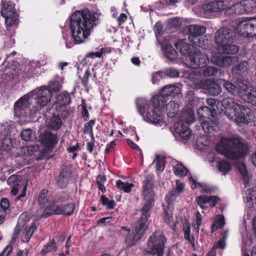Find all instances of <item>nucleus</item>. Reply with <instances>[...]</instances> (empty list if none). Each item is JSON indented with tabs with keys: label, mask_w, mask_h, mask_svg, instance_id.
Listing matches in <instances>:
<instances>
[{
	"label": "nucleus",
	"mask_w": 256,
	"mask_h": 256,
	"mask_svg": "<svg viewBox=\"0 0 256 256\" xmlns=\"http://www.w3.org/2000/svg\"><path fill=\"white\" fill-rule=\"evenodd\" d=\"M100 13L88 10H77L70 18V28L75 44H80L90 34L93 28L100 22Z\"/></svg>",
	"instance_id": "obj_1"
},
{
	"label": "nucleus",
	"mask_w": 256,
	"mask_h": 256,
	"mask_svg": "<svg viewBox=\"0 0 256 256\" xmlns=\"http://www.w3.org/2000/svg\"><path fill=\"white\" fill-rule=\"evenodd\" d=\"M151 102L152 105L148 106L146 112L145 108L148 101L144 98H137L136 102L138 111L146 121L162 126L164 123L162 114L166 106V98L160 94L153 96Z\"/></svg>",
	"instance_id": "obj_2"
},
{
	"label": "nucleus",
	"mask_w": 256,
	"mask_h": 256,
	"mask_svg": "<svg viewBox=\"0 0 256 256\" xmlns=\"http://www.w3.org/2000/svg\"><path fill=\"white\" fill-rule=\"evenodd\" d=\"M216 150L228 158L236 160L246 154V146L238 136L222 138L216 147Z\"/></svg>",
	"instance_id": "obj_3"
},
{
	"label": "nucleus",
	"mask_w": 256,
	"mask_h": 256,
	"mask_svg": "<svg viewBox=\"0 0 256 256\" xmlns=\"http://www.w3.org/2000/svg\"><path fill=\"white\" fill-rule=\"evenodd\" d=\"M234 40L232 30L222 28L217 30L214 36V42L216 45V50L218 54H234L238 51L236 46L232 44Z\"/></svg>",
	"instance_id": "obj_4"
},
{
	"label": "nucleus",
	"mask_w": 256,
	"mask_h": 256,
	"mask_svg": "<svg viewBox=\"0 0 256 256\" xmlns=\"http://www.w3.org/2000/svg\"><path fill=\"white\" fill-rule=\"evenodd\" d=\"M180 118V120L174 125V132L182 138L188 140L190 136L191 130L187 124L194 122V112L190 108L186 109L182 112Z\"/></svg>",
	"instance_id": "obj_5"
},
{
	"label": "nucleus",
	"mask_w": 256,
	"mask_h": 256,
	"mask_svg": "<svg viewBox=\"0 0 256 256\" xmlns=\"http://www.w3.org/2000/svg\"><path fill=\"white\" fill-rule=\"evenodd\" d=\"M153 178L150 175H146L143 181L142 196L146 202L142 208V218L148 219V212L152 206L154 192L153 190Z\"/></svg>",
	"instance_id": "obj_6"
},
{
	"label": "nucleus",
	"mask_w": 256,
	"mask_h": 256,
	"mask_svg": "<svg viewBox=\"0 0 256 256\" xmlns=\"http://www.w3.org/2000/svg\"><path fill=\"white\" fill-rule=\"evenodd\" d=\"M166 239L160 231H156L149 238L146 253L157 256H164Z\"/></svg>",
	"instance_id": "obj_7"
},
{
	"label": "nucleus",
	"mask_w": 256,
	"mask_h": 256,
	"mask_svg": "<svg viewBox=\"0 0 256 256\" xmlns=\"http://www.w3.org/2000/svg\"><path fill=\"white\" fill-rule=\"evenodd\" d=\"M32 98L35 100L36 105L33 107L34 113L38 112L42 108L46 106L50 102L52 96V92L46 86L32 90L30 92Z\"/></svg>",
	"instance_id": "obj_8"
},
{
	"label": "nucleus",
	"mask_w": 256,
	"mask_h": 256,
	"mask_svg": "<svg viewBox=\"0 0 256 256\" xmlns=\"http://www.w3.org/2000/svg\"><path fill=\"white\" fill-rule=\"evenodd\" d=\"M8 184L12 187L10 194L13 196L19 194L15 200L18 201L26 196L27 185L17 175L11 176L7 180Z\"/></svg>",
	"instance_id": "obj_9"
},
{
	"label": "nucleus",
	"mask_w": 256,
	"mask_h": 256,
	"mask_svg": "<svg viewBox=\"0 0 256 256\" xmlns=\"http://www.w3.org/2000/svg\"><path fill=\"white\" fill-rule=\"evenodd\" d=\"M32 97L30 93L24 95L23 97L20 98V100L16 102L14 105V115L18 117L28 116V111L30 113V116H34L36 113H34V111L32 112V110H33L29 106H30V100Z\"/></svg>",
	"instance_id": "obj_10"
},
{
	"label": "nucleus",
	"mask_w": 256,
	"mask_h": 256,
	"mask_svg": "<svg viewBox=\"0 0 256 256\" xmlns=\"http://www.w3.org/2000/svg\"><path fill=\"white\" fill-rule=\"evenodd\" d=\"M231 116V120L238 124H248L254 120V114L250 109L245 106L240 105L236 112Z\"/></svg>",
	"instance_id": "obj_11"
},
{
	"label": "nucleus",
	"mask_w": 256,
	"mask_h": 256,
	"mask_svg": "<svg viewBox=\"0 0 256 256\" xmlns=\"http://www.w3.org/2000/svg\"><path fill=\"white\" fill-rule=\"evenodd\" d=\"M2 15L5 18L6 26H10L16 22L18 18V14L14 8V4L12 2L7 0H2Z\"/></svg>",
	"instance_id": "obj_12"
},
{
	"label": "nucleus",
	"mask_w": 256,
	"mask_h": 256,
	"mask_svg": "<svg viewBox=\"0 0 256 256\" xmlns=\"http://www.w3.org/2000/svg\"><path fill=\"white\" fill-rule=\"evenodd\" d=\"M208 62L209 58L206 54L198 50H196L190 54L186 64L190 68H198L204 67Z\"/></svg>",
	"instance_id": "obj_13"
},
{
	"label": "nucleus",
	"mask_w": 256,
	"mask_h": 256,
	"mask_svg": "<svg viewBox=\"0 0 256 256\" xmlns=\"http://www.w3.org/2000/svg\"><path fill=\"white\" fill-rule=\"evenodd\" d=\"M208 160L212 166L217 168L218 170L223 175L227 174L232 170V166L228 160L224 159L220 160L212 153L208 154Z\"/></svg>",
	"instance_id": "obj_14"
},
{
	"label": "nucleus",
	"mask_w": 256,
	"mask_h": 256,
	"mask_svg": "<svg viewBox=\"0 0 256 256\" xmlns=\"http://www.w3.org/2000/svg\"><path fill=\"white\" fill-rule=\"evenodd\" d=\"M240 28L243 29L242 35L244 37L252 38L256 36V18L250 17L242 21L239 24Z\"/></svg>",
	"instance_id": "obj_15"
},
{
	"label": "nucleus",
	"mask_w": 256,
	"mask_h": 256,
	"mask_svg": "<svg viewBox=\"0 0 256 256\" xmlns=\"http://www.w3.org/2000/svg\"><path fill=\"white\" fill-rule=\"evenodd\" d=\"M212 63L222 68L230 66L238 62V58L234 56H222L220 54H213L211 56Z\"/></svg>",
	"instance_id": "obj_16"
},
{
	"label": "nucleus",
	"mask_w": 256,
	"mask_h": 256,
	"mask_svg": "<svg viewBox=\"0 0 256 256\" xmlns=\"http://www.w3.org/2000/svg\"><path fill=\"white\" fill-rule=\"evenodd\" d=\"M40 144L46 150H50L58 143V137L48 130H45L40 136Z\"/></svg>",
	"instance_id": "obj_17"
},
{
	"label": "nucleus",
	"mask_w": 256,
	"mask_h": 256,
	"mask_svg": "<svg viewBox=\"0 0 256 256\" xmlns=\"http://www.w3.org/2000/svg\"><path fill=\"white\" fill-rule=\"evenodd\" d=\"M242 88L240 96L246 102L256 106V90L246 84H242Z\"/></svg>",
	"instance_id": "obj_18"
},
{
	"label": "nucleus",
	"mask_w": 256,
	"mask_h": 256,
	"mask_svg": "<svg viewBox=\"0 0 256 256\" xmlns=\"http://www.w3.org/2000/svg\"><path fill=\"white\" fill-rule=\"evenodd\" d=\"M222 103L226 109V114L230 120L231 119V116H233L232 114L236 112L240 106L236 102L234 98L230 97L223 99Z\"/></svg>",
	"instance_id": "obj_19"
},
{
	"label": "nucleus",
	"mask_w": 256,
	"mask_h": 256,
	"mask_svg": "<svg viewBox=\"0 0 256 256\" xmlns=\"http://www.w3.org/2000/svg\"><path fill=\"white\" fill-rule=\"evenodd\" d=\"M71 169L69 166H64L62 168L57 180V185L60 188H63L67 186L71 177Z\"/></svg>",
	"instance_id": "obj_20"
},
{
	"label": "nucleus",
	"mask_w": 256,
	"mask_h": 256,
	"mask_svg": "<svg viewBox=\"0 0 256 256\" xmlns=\"http://www.w3.org/2000/svg\"><path fill=\"white\" fill-rule=\"evenodd\" d=\"M71 100L69 94L64 92L58 94L56 98V103L54 104L55 108L59 112H66V106L70 104Z\"/></svg>",
	"instance_id": "obj_21"
},
{
	"label": "nucleus",
	"mask_w": 256,
	"mask_h": 256,
	"mask_svg": "<svg viewBox=\"0 0 256 256\" xmlns=\"http://www.w3.org/2000/svg\"><path fill=\"white\" fill-rule=\"evenodd\" d=\"M12 138L10 133V127L8 124L0 126V150L4 145L8 146L12 142Z\"/></svg>",
	"instance_id": "obj_22"
},
{
	"label": "nucleus",
	"mask_w": 256,
	"mask_h": 256,
	"mask_svg": "<svg viewBox=\"0 0 256 256\" xmlns=\"http://www.w3.org/2000/svg\"><path fill=\"white\" fill-rule=\"evenodd\" d=\"M220 198L216 196H201L196 198V201L198 204L202 209H207L208 208L206 205L209 204L210 207H214Z\"/></svg>",
	"instance_id": "obj_23"
},
{
	"label": "nucleus",
	"mask_w": 256,
	"mask_h": 256,
	"mask_svg": "<svg viewBox=\"0 0 256 256\" xmlns=\"http://www.w3.org/2000/svg\"><path fill=\"white\" fill-rule=\"evenodd\" d=\"M161 46L165 56L168 59L170 60H174L178 58V54L177 52L172 48L168 40H164L161 44Z\"/></svg>",
	"instance_id": "obj_24"
},
{
	"label": "nucleus",
	"mask_w": 256,
	"mask_h": 256,
	"mask_svg": "<svg viewBox=\"0 0 256 256\" xmlns=\"http://www.w3.org/2000/svg\"><path fill=\"white\" fill-rule=\"evenodd\" d=\"M218 120L216 116L207 118L201 122V126L204 132L212 133L216 130Z\"/></svg>",
	"instance_id": "obj_25"
},
{
	"label": "nucleus",
	"mask_w": 256,
	"mask_h": 256,
	"mask_svg": "<svg viewBox=\"0 0 256 256\" xmlns=\"http://www.w3.org/2000/svg\"><path fill=\"white\" fill-rule=\"evenodd\" d=\"M220 84L228 90V92L234 96H240V93L242 91V84L243 83H240L238 86H236L231 82L224 80H220Z\"/></svg>",
	"instance_id": "obj_26"
},
{
	"label": "nucleus",
	"mask_w": 256,
	"mask_h": 256,
	"mask_svg": "<svg viewBox=\"0 0 256 256\" xmlns=\"http://www.w3.org/2000/svg\"><path fill=\"white\" fill-rule=\"evenodd\" d=\"M184 184L178 180H176V187L172 190L166 197V201L170 206L172 204L174 200L183 191Z\"/></svg>",
	"instance_id": "obj_27"
},
{
	"label": "nucleus",
	"mask_w": 256,
	"mask_h": 256,
	"mask_svg": "<svg viewBox=\"0 0 256 256\" xmlns=\"http://www.w3.org/2000/svg\"><path fill=\"white\" fill-rule=\"evenodd\" d=\"M186 30L188 32V40L191 41L192 37H198L206 32V28L198 24L189 25L186 27Z\"/></svg>",
	"instance_id": "obj_28"
},
{
	"label": "nucleus",
	"mask_w": 256,
	"mask_h": 256,
	"mask_svg": "<svg viewBox=\"0 0 256 256\" xmlns=\"http://www.w3.org/2000/svg\"><path fill=\"white\" fill-rule=\"evenodd\" d=\"M176 46L177 49H180L181 54L186 57V60L189 58L190 54L196 50L194 46L184 42L182 40L176 42Z\"/></svg>",
	"instance_id": "obj_29"
},
{
	"label": "nucleus",
	"mask_w": 256,
	"mask_h": 256,
	"mask_svg": "<svg viewBox=\"0 0 256 256\" xmlns=\"http://www.w3.org/2000/svg\"><path fill=\"white\" fill-rule=\"evenodd\" d=\"M75 204L74 203L62 204L58 206H56V209L54 212L56 214H64L70 216L74 211Z\"/></svg>",
	"instance_id": "obj_30"
},
{
	"label": "nucleus",
	"mask_w": 256,
	"mask_h": 256,
	"mask_svg": "<svg viewBox=\"0 0 256 256\" xmlns=\"http://www.w3.org/2000/svg\"><path fill=\"white\" fill-rule=\"evenodd\" d=\"M244 201L249 208H252L254 204H256V186H254L246 190Z\"/></svg>",
	"instance_id": "obj_31"
},
{
	"label": "nucleus",
	"mask_w": 256,
	"mask_h": 256,
	"mask_svg": "<svg viewBox=\"0 0 256 256\" xmlns=\"http://www.w3.org/2000/svg\"><path fill=\"white\" fill-rule=\"evenodd\" d=\"M226 14H248L245 6L244 4V0L239 2H236V4H233L226 10Z\"/></svg>",
	"instance_id": "obj_32"
},
{
	"label": "nucleus",
	"mask_w": 256,
	"mask_h": 256,
	"mask_svg": "<svg viewBox=\"0 0 256 256\" xmlns=\"http://www.w3.org/2000/svg\"><path fill=\"white\" fill-rule=\"evenodd\" d=\"M180 93L179 87L174 84H169L163 87L160 94L166 98L168 96H174Z\"/></svg>",
	"instance_id": "obj_33"
},
{
	"label": "nucleus",
	"mask_w": 256,
	"mask_h": 256,
	"mask_svg": "<svg viewBox=\"0 0 256 256\" xmlns=\"http://www.w3.org/2000/svg\"><path fill=\"white\" fill-rule=\"evenodd\" d=\"M183 231L184 238L188 240L194 248L195 246L194 238V235L190 232V224L189 222H186L184 223L183 225Z\"/></svg>",
	"instance_id": "obj_34"
},
{
	"label": "nucleus",
	"mask_w": 256,
	"mask_h": 256,
	"mask_svg": "<svg viewBox=\"0 0 256 256\" xmlns=\"http://www.w3.org/2000/svg\"><path fill=\"white\" fill-rule=\"evenodd\" d=\"M60 115L62 116V114L58 113V116H53L48 122V128L54 130L60 128L62 124L61 118L60 117Z\"/></svg>",
	"instance_id": "obj_35"
},
{
	"label": "nucleus",
	"mask_w": 256,
	"mask_h": 256,
	"mask_svg": "<svg viewBox=\"0 0 256 256\" xmlns=\"http://www.w3.org/2000/svg\"><path fill=\"white\" fill-rule=\"evenodd\" d=\"M167 115L169 118H174L179 110V104L174 101L170 102L166 107Z\"/></svg>",
	"instance_id": "obj_36"
},
{
	"label": "nucleus",
	"mask_w": 256,
	"mask_h": 256,
	"mask_svg": "<svg viewBox=\"0 0 256 256\" xmlns=\"http://www.w3.org/2000/svg\"><path fill=\"white\" fill-rule=\"evenodd\" d=\"M147 220L148 219L142 218L141 217L134 230L137 236H140V238H141L142 236L144 234V231L148 228L146 224V222Z\"/></svg>",
	"instance_id": "obj_37"
},
{
	"label": "nucleus",
	"mask_w": 256,
	"mask_h": 256,
	"mask_svg": "<svg viewBox=\"0 0 256 256\" xmlns=\"http://www.w3.org/2000/svg\"><path fill=\"white\" fill-rule=\"evenodd\" d=\"M10 208V202L7 198H2L0 202V224L4 222L6 210Z\"/></svg>",
	"instance_id": "obj_38"
},
{
	"label": "nucleus",
	"mask_w": 256,
	"mask_h": 256,
	"mask_svg": "<svg viewBox=\"0 0 256 256\" xmlns=\"http://www.w3.org/2000/svg\"><path fill=\"white\" fill-rule=\"evenodd\" d=\"M190 42L193 46L202 48H206V45L208 44V40L202 35L198 37H192Z\"/></svg>",
	"instance_id": "obj_39"
},
{
	"label": "nucleus",
	"mask_w": 256,
	"mask_h": 256,
	"mask_svg": "<svg viewBox=\"0 0 256 256\" xmlns=\"http://www.w3.org/2000/svg\"><path fill=\"white\" fill-rule=\"evenodd\" d=\"M140 239V236H137L134 231H128L125 238V242L128 246H132L136 244Z\"/></svg>",
	"instance_id": "obj_40"
},
{
	"label": "nucleus",
	"mask_w": 256,
	"mask_h": 256,
	"mask_svg": "<svg viewBox=\"0 0 256 256\" xmlns=\"http://www.w3.org/2000/svg\"><path fill=\"white\" fill-rule=\"evenodd\" d=\"M36 227L34 224H32L29 228H25L21 239L22 242H28L36 230Z\"/></svg>",
	"instance_id": "obj_41"
},
{
	"label": "nucleus",
	"mask_w": 256,
	"mask_h": 256,
	"mask_svg": "<svg viewBox=\"0 0 256 256\" xmlns=\"http://www.w3.org/2000/svg\"><path fill=\"white\" fill-rule=\"evenodd\" d=\"M24 225V222L23 220L19 218L17 224L14 229V234L10 240L12 244L14 243L19 236V233Z\"/></svg>",
	"instance_id": "obj_42"
},
{
	"label": "nucleus",
	"mask_w": 256,
	"mask_h": 256,
	"mask_svg": "<svg viewBox=\"0 0 256 256\" xmlns=\"http://www.w3.org/2000/svg\"><path fill=\"white\" fill-rule=\"evenodd\" d=\"M198 115L200 118H211L214 116L212 110L208 106H202L198 110Z\"/></svg>",
	"instance_id": "obj_43"
},
{
	"label": "nucleus",
	"mask_w": 256,
	"mask_h": 256,
	"mask_svg": "<svg viewBox=\"0 0 256 256\" xmlns=\"http://www.w3.org/2000/svg\"><path fill=\"white\" fill-rule=\"evenodd\" d=\"M56 250L57 246L54 239L53 238L51 241L44 246V248L41 250V252L44 254H46L48 252H55Z\"/></svg>",
	"instance_id": "obj_44"
},
{
	"label": "nucleus",
	"mask_w": 256,
	"mask_h": 256,
	"mask_svg": "<svg viewBox=\"0 0 256 256\" xmlns=\"http://www.w3.org/2000/svg\"><path fill=\"white\" fill-rule=\"evenodd\" d=\"M174 172L176 175L180 176H185L188 172V170L182 164H177L174 168Z\"/></svg>",
	"instance_id": "obj_45"
},
{
	"label": "nucleus",
	"mask_w": 256,
	"mask_h": 256,
	"mask_svg": "<svg viewBox=\"0 0 256 256\" xmlns=\"http://www.w3.org/2000/svg\"><path fill=\"white\" fill-rule=\"evenodd\" d=\"M95 123L94 120H90L89 122L84 124V128L82 129V132L84 134H90V137L92 140H94V136L92 132V128Z\"/></svg>",
	"instance_id": "obj_46"
},
{
	"label": "nucleus",
	"mask_w": 256,
	"mask_h": 256,
	"mask_svg": "<svg viewBox=\"0 0 256 256\" xmlns=\"http://www.w3.org/2000/svg\"><path fill=\"white\" fill-rule=\"evenodd\" d=\"M20 135L22 138L26 141H31L36 138L35 134L30 129L23 130Z\"/></svg>",
	"instance_id": "obj_47"
},
{
	"label": "nucleus",
	"mask_w": 256,
	"mask_h": 256,
	"mask_svg": "<svg viewBox=\"0 0 256 256\" xmlns=\"http://www.w3.org/2000/svg\"><path fill=\"white\" fill-rule=\"evenodd\" d=\"M249 68L248 64L246 61L240 62L239 64L234 66L232 71V73H237L238 72H244L246 71Z\"/></svg>",
	"instance_id": "obj_48"
},
{
	"label": "nucleus",
	"mask_w": 256,
	"mask_h": 256,
	"mask_svg": "<svg viewBox=\"0 0 256 256\" xmlns=\"http://www.w3.org/2000/svg\"><path fill=\"white\" fill-rule=\"evenodd\" d=\"M116 186L120 190H123L125 192H129L131 188L134 186V184L129 183H124L121 180H118L116 182Z\"/></svg>",
	"instance_id": "obj_49"
},
{
	"label": "nucleus",
	"mask_w": 256,
	"mask_h": 256,
	"mask_svg": "<svg viewBox=\"0 0 256 256\" xmlns=\"http://www.w3.org/2000/svg\"><path fill=\"white\" fill-rule=\"evenodd\" d=\"M48 193V190L46 189H43L41 190L38 198V202L40 205H46L50 204L47 197Z\"/></svg>",
	"instance_id": "obj_50"
},
{
	"label": "nucleus",
	"mask_w": 256,
	"mask_h": 256,
	"mask_svg": "<svg viewBox=\"0 0 256 256\" xmlns=\"http://www.w3.org/2000/svg\"><path fill=\"white\" fill-rule=\"evenodd\" d=\"M218 72V69L215 66H209L202 70V75L205 77H209L214 76Z\"/></svg>",
	"instance_id": "obj_51"
},
{
	"label": "nucleus",
	"mask_w": 256,
	"mask_h": 256,
	"mask_svg": "<svg viewBox=\"0 0 256 256\" xmlns=\"http://www.w3.org/2000/svg\"><path fill=\"white\" fill-rule=\"evenodd\" d=\"M224 224V217L222 216H218L212 226V232H215L218 228L223 226Z\"/></svg>",
	"instance_id": "obj_52"
},
{
	"label": "nucleus",
	"mask_w": 256,
	"mask_h": 256,
	"mask_svg": "<svg viewBox=\"0 0 256 256\" xmlns=\"http://www.w3.org/2000/svg\"><path fill=\"white\" fill-rule=\"evenodd\" d=\"M244 4L248 14L256 10V0H244Z\"/></svg>",
	"instance_id": "obj_53"
},
{
	"label": "nucleus",
	"mask_w": 256,
	"mask_h": 256,
	"mask_svg": "<svg viewBox=\"0 0 256 256\" xmlns=\"http://www.w3.org/2000/svg\"><path fill=\"white\" fill-rule=\"evenodd\" d=\"M208 90L210 94L217 96L222 92V88L218 84L213 82L210 85Z\"/></svg>",
	"instance_id": "obj_54"
},
{
	"label": "nucleus",
	"mask_w": 256,
	"mask_h": 256,
	"mask_svg": "<svg viewBox=\"0 0 256 256\" xmlns=\"http://www.w3.org/2000/svg\"><path fill=\"white\" fill-rule=\"evenodd\" d=\"M165 77V74L162 72H157L152 74L151 82L153 84L158 83L160 80Z\"/></svg>",
	"instance_id": "obj_55"
},
{
	"label": "nucleus",
	"mask_w": 256,
	"mask_h": 256,
	"mask_svg": "<svg viewBox=\"0 0 256 256\" xmlns=\"http://www.w3.org/2000/svg\"><path fill=\"white\" fill-rule=\"evenodd\" d=\"M172 204L170 206L168 204V207L164 209V220L168 224L172 222L174 220L172 211L170 208Z\"/></svg>",
	"instance_id": "obj_56"
},
{
	"label": "nucleus",
	"mask_w": 256,
	"mask_h": 256,
	"mask_svg": "<svg viewBox=\"0 0 256 256\" xmlns=\"http://www.w3.org/2000/svg\"><path fill=\"white\" fill-rule=\"evenodd\" d=\"M48 87L53 92H57L61 89L62 86L58 80H53L49 82Z\"/></svg>",
	"instance_id": "obj_57"
},
{
	"label": "nucleus",
	"mask_w": 256,
	"mask_h": 256,
	"mask_svg": "<svg viewBox=\"0 0 256 256\" xmlns=\"http://www.w3.org/2000/svg\"><path fill=\"white\" fill-rule=\"evenodd\" d=\"M100 200L102 204L106 206L108 209H112L115 206L114 201L108 200L104 196H101Z\"/></svg>",
	"instance_id": "obj_58"
},
{
	"label": "nucleus",
	"mask_w": 256,
	"mask_h": 256,
	"mask_svg": "<svg viewBox=\"0 0 256 256\" xmlns=\"http://www.w3.org/2000/svg\"><path fill=\"white\" fill-rule=\"evenodd\" d=\"M164 73L165 74V76H166L170 78H176L180 76L179 72L174 68H168L166 69Z\"/></svg>",
	"instance_id": "obj_59"
},
{
	"label": "nucleus",
	"mask_w": 256,
	"mask_h": 256,
	"mask_svg": "<svg viewBox=\"0 0 256 256\" xmlns=\"http://www.w3.org/2000/svg\"><path fill=\"white\" fill-rule=\"evenodd\" d=\"M202 215L199 212H197L196 216V220L193 223V226L194 227L197 232H199L200 226L202 224Z\"/></svg>",
	"instance_id": "obj_60"
},
{
	"label": "nucleus",
	"mask_w": 256,
	"mask_h": 256,
	"mask_svg": "<svg viewBox=\"0 0 256 256\" xmlns=\"http://www.w3.org/2000/svg\"><path fill=\"white\" fill-rule=\"evenodd\" d=\"M154 162H156V170L160 172H162L164 168V160L160 157L157 156L156 160Z\"/></svg>",
	"instance_id": "obj_61"
},
{
	"label": "nucleus",
	"mask_w": 256,
	"mask_h": 256,
	"mask_svg": "<svg viewBox=\"0 0 256 256\" xmlns=\"http://www.w3.org/2000/svg\"><path fill=\"white\" fill-rule=\"evenodd\" d=\"M56 209V206H50V208L46 209V210L44 211L42 214L40 216H38L40 218H47L50 216L51 215L56 214L54 212V210Z\"/></svg>",
	"instance_id": "obj_62"
},
{
	"label": "nucleus",
	"mask_w": 256,
	"mask_h": 256,
	"mask_svg": "<svg viewBox=\"0 0 256 256\" xmlns=\"http://www.w3.org/2000/svg\"><path fill=\"white\" fill-rule=\"evenodd\" d=\"M90 72L88 70L85 72L84 76L82 80V84L84 87L88 88L89 77L90 76Z\"/></svg>",
	"instance_id": "obj_63"
},
{
	"label": "nucleus",
	"mask_w": 256,
	"mask_h": 256,
	"mask_svg": "<svg viewBox=\"0 0 256 256\" xmlns=\"http://www.w3.org/2000/svg\"><path fill=\"white\" fill-rule=\"evenodd\" d=\"M48 58L44 55H40L37 60L38 66H41L46 65L48 63Z\"/></svg>",
	"instance_id": "obj_64"
}]
</instances>
